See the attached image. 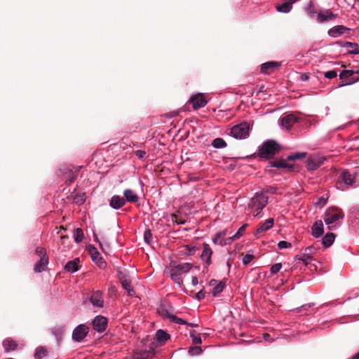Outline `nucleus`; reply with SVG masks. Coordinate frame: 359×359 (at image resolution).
Here are the masks:
<instances>
[{"instance_id":"1","label":"nucleus","mask_w":359,"mask_h":359,"mask_svg":"<svg viewBox=\"0 0 359 359\" xmlns=\"http://www.w3.org/2000/svg\"><path fill=\"white\" fill-rule=\"evenodd\" d=\"M157 311L161 316L168 318L170 322L179 325H188L184 320L180 318L175 315L174 308L165 300L161 301L157 309ZM189 325L191 327L193 326L192 324H189Z\"/></svg>"},{"instance_id":"2","label":"nucleus","mask_w":359,"mask_h":359,"mask_svg":"<svg viewBox=\"0 0 359 359\" xmlns=\"http://www.w3.org/2000/svg\"><path fill=\"white\" fill-rule=\"evenodd\" d=\"M280 151V146L276 141L269 140L259 147L258 156L262 158H272Z\"/></svg>"},{"instance_id":"3","label":"nucleus","mask_w":359,"mask_h":359,"mask_svg":"<svg viewBox=\"0 0 359 359\" xmlns=\"http://www.w3.org/2000/svg\"><path fill=\"white\" fill-rule=\"evenodd\" d=\"M192 268V264L189 263H182L176 264L175 263L171 264L170 266V276L171 279L178 285L182 283L181 278L182 275L189 272Z\"/></svg>"},{"instance_id":"4","label":"nucleus","mask_w":359,"mask_h":359,"mask_svg":"<svg viewBox=\"0 0 359 359\" xmlns=\"http://www.w3.org/2000/svg\"><path fill=\"white\" fill-rule=\"evenodd\" d=\"M344 214L341 209L336 207H332L327 209L324 215V222L328 226L330 230H332L336 227V225H332L340 219H343Z\"/></svg>"},{"instance_id":"5","label":"nucleus","mask_w":359,"mask_h":359,"mask_svg":"<svg viewBox=\"0 0 359 359\" xmlns=\"http://www.w3.org/2000/svg\"><path fill=\"white\" fill-rule=\"evenodd\" d=\"M268 203V197L263 194H256L255 196L251 198L248 204L250 208H255L258 212L254 215L255 217L257 216L260 211Z\"/></svg>"},{"instance_id":"6","label":"nucleus","mask_w":359,"mask_h":359,"mask_svg":"<svg viewBox=\"0 0 359 359\" xmlns=\"http://www.w3.org/2000/svg\"><path fill=\"white\" fill-rule=\"evenodd\" d=\"M250 125L246 122L234 126L231 130V135L236 139H245L249 136Z\"/></svg>"},{"instance_id":"7","label":"nucleus","mask_w":359,"mask_h":359,"mask_svg":"<svg viewBox=\"0 0 359 359\" xmlns=\"http://www.w3.org/2000/svg\"><path fill=\"white\" fill-rule=\"evenodd\" d=\"M60 170L63 173L64 178L66 180V184L70 185L77 177L78 173L80 170V167L75 168L74 166L69 165L64 167L63 168L60 169Z\"/></svg>"},{"instance_id":"8","label":"nucleus","mask_w":359,"mask_h":359,"mask_svg":"<svg viewBox=\"0 0 359 359\" xmlns=\"http://www.w3.org/2000/svg\"><path fill=\"white\" fill-rule=\"evenodd\" d=\"M89 332V328L84 324L76 327L72 332V339L76 342H81Z\"/></svg>"},{"instance_id":"9","label":"nucleus","mask_w":359,"mask_h":359,"mask_svg":"<svg viewBox=\"0 0 359 359\" xmlns=\"http://www.w3.org/2000/svg\"><path fill=\"white\" fill-rule=\"evenodd\" d=\"M299 119L296 113L285 114L280 118V125L287 130H290L294 123L299 121Z\"/></svg>"},{"instance_id":"10","label":"nucleus","mask_w":359,"mask_h":359,"mask_svg":"<svg viewBox=\"0 0 359 359\" xmlns=\"http://www.w3.org/2000/svg\"><path fill=\"white\" fill-rule=\"evenodd\" d=\"M325 158L317 156H311L306 161V168L309 171H313L318 168L324 162Z\"/></svg>"},{"instance_id":"11","label":"nucleus","mask_w":359,"mask_h":359,"mask_svg":"<svg viewBox=\"0 0 359 359\" xmlns=\"http://www.w3.org/2000/svg\"><path fill=\"white\" fill-rule=\"evenodd\" d=\"M107 325V319L102 316H97L93 320V329L98 332H104Z\"/></svg>"},{"instance_id":"12","label":"nucleus","mask_w":359,"mask_h":359,"mask_svg":"<svg viewBox=\"0 0 359 359\" xmlns=\"http://www.w3.org/2000/svg\"><path fill=\"white\" fill-rule=\"evenodd\" d=\"M88 250L92 259L97 264L100 268H104L106 266V262L100 256V253L96 248L90 245L88 246Z\"/></svg>"},{"instance_id":"13","label":"nucleus","mask_w":359,"mask_h":359,"mask_svg":"<svg viewBox=\"0 0 359 359\" xmlns=\"http://www.w3.org/2000/svg\"><path fill=\"white\" fill-rule=\"evenodd\" d=\"M189 102L192 104L193 108L194 109H198L199 108L203 107L207 104V100H205L203 94L198 93L191 97Z\"/></svg>"},{"instance_id":"14","label":"nucleus","mask_w":359,"mask_h":359,"mask_svg":"<svg viewBox=\"0 0 359 359\" xmlns=\"http://www.w3.org/2000/svg\"><path fill=\"white\" fill-rule=\"evenodd\" d=\"M212 250L208 243H204L203 244V251L201 255V258L205 262L207 266L211 264V257L212 255Z\"/></svg>"},{"instance_id":"15","label":"nucleus","mask_w":359,"mask_h":359,"mask_svg":"<svg viewBox=\"0 0 359 359\" xmlns=\"http://www.w3.org/2000/svg\"><path fill=\"white\" fill-rule=\"evenodd\" d=\"M280 66V63L275 61L265 62L261 65V72L266 74L272 73Z\"/></svg>"},{"instance_id":"16","label":"nucleus","mask_w":359,"mask_h":359,"mask_svg":"<svg viewBox=\"0 0 359 359\" xmlns=\"http://www.w3.org/2000/svg\"><path fill=\"white\" fill-rule=\"evenodd\" d=\"M287 158L286 159H280L277 161H273L270 162V164L272 167L278 168H286L289 171H292L294 170V164L288 163Z\"/></svg>"},{"instance_id":"17","label":"nucleus","mask_w":359,"mask_h":359,"mask_svg":"<svg viewBox=\"0 0 359 359\" xmlns=\"http://www.w3.org/2000/svg\"><path fill=\"white\" fill-rule=\"evenodd\" d=\"M274 223V220L273 218H269L266 219L264 222L260 224L257 229L256 236H259L266 231L270 229Z\"/></svg>"},{"instance_id":"18","label":"nucleus","mask_w":359,"mask_h":359,"mask_svg":"<svg viewBox=\"0 0 359 359\" xmlns=\"http://www.w3.org/2000/svg\"><path fill=\"white\" fill-rule=\"evenodd\" d=\"M89 302L94 307L102 308L104 306V299L102 293H93Z\"/></svg>"},{"instance_id":"19","label":"nucleus","mask_w":359,"mask_h":359,"mask_svg":"<svg viewBox=\"0 0 359 359\" xmlns=\"http://www.w3.org/2000/svg\"><path fill=\"white\" fill-rule=\"evenodd\" d=\"M339 181L337 182V185L341 184L343 182L344 184L347 186H351L353 182V177L350 174V172L347 171H343L340 176L339 177Z\"/></svg>"},{"instance_id":"20","label":"nucleus","mask_w":359,"mask_h":359,"mask_svg":"<svg viewBox=\"0 0 359 359\" xmlns=\"http://www.w3.org/2000/svg\"><path fill=\"white\" fill-rule=\"evenodd\" d=\"M126 204V200L124 198H121L118 195H114L111 197L109 205L114 209H119L124 206Z\"/></svg>"},{"instance_id":"21","label":"nucleus","mask_w":359,"mask_h":359,"mask_svg":"<svg viewBox=\"0 0 359 359\" xmlns=\"http://www.w3.org/2000/svg\"><path fill=\"white\" fill-rule=\"evenodd\" d=\"M312 235L316 238L320 237L324 232L323 224L321 220L316 222L312 226Z\"/></svg>"},{"instance_id":"22","label":"nucleus","mask_w":359,"mask_h":359,"mask_svg":"<svg viewBox=\"0 0 359 359\" xmlns=\"http://www.w3.org/2000/svg\"><path fill=\"white\" fill-rule=\"evenodd\" d=\"M119 280L123 289L126 290L127 292H132L133 290V287L131 286V280L128 276L120 273Z\"/></svg>"},{"instance_id":"23","label":"nucleus","mask_w":359,"mask_h":359,"mask_svg":"<svg viewBox=\"0 0 359 359\" xmlns=\"http://www.w3.org/2000/svg\"><path fill=\"white\" fill-rule=\"evenodd\" d=\"M80 260L79 258H75L72 261H69L65 266V270L69 273H74L79 269Z\"/></svg>"},{"instance_id":"24","label":"nucleus","mask_w":359,"mask_h":359,"mask_svg":"<svg viewBox=\"0 0 359 359\" xmlns=\"http://www.w3.org/2000/svg\"><path fill=\"white\" fill-rule=\"evenodd\" d=\"M349 29L343 26V25H337L331 28L328 31V34L330 36L333 37H337L339 35L344 34L346 32L348 31Z\"/></svg>"},{"instance_id":"25","label":"nucleus","mask_w":359,"mask_h":359,"mask_svg":"<svg viewBox=\"0 0 359 359\" xmlns=\"http://www.w3.org/2000/svg\"><path fill=\"white\" fill-rule=\"evenodd\" d=\"M337 15L333 13L331 11L327 10L325 13H319L318 14V21L323 22L325 21L332 20L337 18Z\"/></svg>"},{"instance_id":"26","label":"nucleus","mask_w":359,"mask_h":359,"mask_svg":"<svg viewBox=\"0 0 359 359\" xmlns=\"http://www.w3.org/2000/svg\"><path fill=\"white\" fill-rule=\"evenodd\" d=\"M225 236H226V231H225L218 232L217 233H216V235L215 236L214 238L212 239L213 243L215 244H218V245H226V244H229L231 243V241H229L228 240V238L223 239V237Z\"/></svg>"},{"instance_id":"27","label":"nucleus","mask_w":359,"mask_h":359,"mask_svg":"<svg viewBox=\"0 0 359 359\" xmlns=\"http://www.w3.org/2000/svg\"><path fill=\"white\" fill-rule=\"evenodd\" d=\"M123 196L126 202L128 201L130 203H136L139 200L138 196L136 194H135L134 191L130 189L124 190Z\"/></svg>"},{"instance_id":"28","label":"nucleus","mask_w":359,"mask_h":359,"mask_svg":"<svg viewBox=\"0 0 359 359\" xmlns=\"http://www.w3.org/2000/svg\"><path fill=\"white\" fill-rule=\"evenodd\" d=\"M156 339L159 345L161 346L170 339V335L164 330H158L156 333Z\"/></svg>"},{"instance_id":"29","label":"nucleus","mask_w":359,"mask_h":359,"mask_svg":"<svg viewBox=\"0 0 359 359\" xmlns=\"http://www.w3.org/2000/svg\"><path fill=\"white\" fill-rule=\"evenodd\" d=\"M342 47L348 48V53L350 54H359V45L352 42H344L341 43Z\"/></svg>"},{"instance_id":"30","label":"nucleus","mask_w":359,"mask_h":359,"mask_svg":"<svg viewBox=\"0 0 359 359\" xmlns=\"http://www.w3.org/2000/svg\"><path fill=\"white\" fill-rule=\"evenodd\" d=\"M48 264V258H41L34 266L35 272L43 271Z\"/></svg>"},{"instance_id":"31","label":"nucleus","mask_w":359,"mask_h":359,"mask_svg":"<svg viewBox=\"0 0 359 359\" xmlns=\"http://www.w3.org/2000/svg\"><path fill=\"white\" fill-rule=\"evenodd\" d=\"M313 247H308L305 249L304 252L299 257V260H302L306 265L308 264L309 260L311 259V254L313 253Z\"/></svg>"},{"instance_id":"32","label":"nucleus","mask_w":359,"mask_h":359,"mask_svg":"<svg viewBox=\"0 0 359 359\" xmlns=\"http://www.w3.org/2000/svg\"><path fill=\"white\" fill-rule=\"evenodd\" d=\"M335 238L333 233H328L323 238V244L325 248L331 246Z\"/></svg>"},{"instance_id":"33","label":"nucleus","mask_w":359,"mask_h":359,"mask_svg":"<svg viewBox=\"0 0 359 359\" xmlns=\"http://www.w3.org/2000/svg\"><path fill=\"white\" fill-rule=\"evenodd\" d=\"M3 346L6 351L15 350L17 344L15 341L11 339H6L3 341Z\"/></svg>"},{"instance_id":"34","label":"nucleus","mask_w":359,"mask_h":359,"mask_svg":"<svg viewBox=\"0 0 359 359\" xmlns=\"http://www.w3.org/2000/svg\"><path fill=\"white\" fill-rule=\"evenodd\" d=\"M65 332L64 326H55L52 329V333L57 338V341L60 340Z\"/></svg>"},{"instance_id":"35","label":"nucleus","mask_w":359,"mask_h":359,"mask_svg":"<svg viewBox=\"0 0 359 359\" xmlns=\"http://www.w3.org/2000/svg\"><path fill=\"white\" fill-rule=\"evenodd\" d=\"M48 355L47 349L43 346H39L36 349L34 356L36 359H43Z\"/></svg>"},{"instance_id":"36","label":"nucleus","mask_w":359,"mask_h":359,"mask_svg":"<svg viewBox=\"0 0 359 359\" xmlns=\"http://www.w3.org/2000/svg\"><path fill=\"white\" fill-rule=\"evenodd\" d=\"M212 145L216 149H222L226 147L227 144L222 138L217 137L213 140Z\"/></svg>"},{"instance_id":"37","label":"nucleus","mask_w":359,"mask_h":359,"mask_svg":"<svg viewBox=\"0 0 359 359\" xmlns=\"http://www.w3.org/2000/svg\"><path fill=\"white\" fill-rule=\"evenodd\" d=\"M354 74H358L357 70L346 69V70H343L339 74V78H340V79H348V78L351 79V77L352 76H353Z\"/></svg>"},{"instance_id":"38","label":"nucleus","mask_w":359,"mask_h":359,"mask_svg":"<svg viewBox=\"0 0 359 359\" xmlns=\"http://www.w3.org/2000/svg\"><path fill=\"white\" fill-rule=\"evenodd\" d=\"M150 355V351H136L133 355V359H146Z\"/></svg>"},{"instance_id":"39","label":"nucleus","mask_w":359,"mask_h":359,"mask_svg":"<svg viewBox=\"0 0 359 359\" xmlns=\"http://www.w3.org/2000/svg\"><path fill=\"white\" fill-rule=\"evenodd\" d=\"M307 153L306 152H297L295 154H291L287 157V160L288 161H294L300 158H304L306 157Z\"/></svg>"},{"instance_id":"40","label":"nucleus","mask_w":359,"mask_h":359,"mask_svg":"<svg viewBox=\"0 0 359 359\" xmlns=\"http://www.w3.org/2000/svg\"><path fill=\"white\" fill-rule=\"evenodd\" d=\"M246 226L247 224L243 225L241 227L238 229V231L233 236L229 237L228 240L231 242L235 239L239 238L243 234Z\"/></svg>"},{"instance_id":"41","label":"nucleus","mask_w":359,"mask_h":359,"mask_svg":"<svg viewBox=\"0 0 359 359\" xmlns=\"http://www.w3.org/2000/svg\"><path fill=\"white\" fill-rule=\"evenodd\" d=\"M74 238L76 243L81 242L83 238V230L80 228L76 229L74 230Z\"/></svg>"},{"instance_id":"42","label":"nucleus","mask_w":359,"mask_h":359,"mask_svg":"<svg viewBox=\"0 0 359 359\" xmlns=\"http://www.w3.org/2000/svg\"><path fill=\"white\" fill-rule=\"evenodd\" d=\"M202 353V349L199 346H191L189 348V353L192 355H198Z\"/></svg>"},{"instance_id":"43","label":"nucleus","mask_w":359,"mask_h":359,"mask_svg":"<svg viewBox=\"0 0 359 359\" xmlns=\"http://www.w3.org/2000/svg\"><path fill=\"white\" fill-rule=\"evenodd\" d=\"M74 201L77 204H83L85 202V201H86L85 194H83V193H82V194H76L74 196Z\"/></svg>"},{"instance_id":"44","label":"nucleus","mask_w":359,"mask_h":359,"mask_svg":"<svg viewBox=\"0 0 359 359\" xmlns=\"http://www.w3.org/2000/svg\"><path fill=\"white\" fill-rule=\"evenodd\" d=\"M36 254L39 257V259L41 258H48L46 255V251L45 248L42 247H38L36 249Z\"/></svg>"},{"instance_id":"45","label":"nucleus","mask_w":359,"mask_h":359,"mask_svg":"<svg viewBox=\"0 0 359 359\" xmlns=\"http://www.w3.org/2000/svg\"><path fill=\"white\" fill-rule=\"evenodd\" d=\"M359 81V76H355L354 75L351 77L349 81L346 83H339V87H342L346 85H351Z\"/></svg>"},{"instance_id":"46","label":"nucleus","mask_w":359,"mask_h":359,"mask_svg":"<svg viewBox=\"0 0 359 359\" xmlns=\"http://www.w3.org/2000/svg\"><path fill=\"white\" fill-rule=\"evenodd\" d=\"M190 337L192 339V342L195 344H200L202 343L201 338L199 335H196L194 332L192 331L190 332Z\"/></svg>"},{"instance_id":"47","label":"nucleus","mask_w":359,"mask_h":359,"mask_svg":"<svg viewBox=\"0 0 359 359\" xmlns=\"http://www.w3.org/2000/svg\"><path fill=\"white\" fill-rule=\"evenodd\" d=\"M225 286V282L221 280L215 286L212 292H222L224 290Z\"/></svg>"},{"instance_id":"48","label":"nucleus","mask_w":359,"mask_h":359,"mask_svg":"<svg viewBox=\"0 0 359 359\" xmlns=\"http://www.w3.org/2000/svg\"><path fill=\"white\" fill-rule=\"evenodd\" d=\"M144 241L149 244L151 242L152 233L150 229H147L144 233Z\"/></svg>"},{"instance_id":"49","label":"nucleus","mask_w":359,"mask_h":359,"mask_svg":"<svg viewBox=\"0 0 359 359\" xmlns=\"http://www.w3.org/2000/svg\"><path fill=\"white\" fill-rule=\"evenodd\" d=\"M324 76L327 79H332L335 78L337 76V71H335V70H331V71L326 72L324 74Z\"/></svg>"},{"instance_id":"50","label":"nucleus","mask_w":359,"mask_h":359,"mask_svg":"<svg viewBox=\"0 0 359 359\" xmlns=\"http://www.w3.org/2000/svg\"><path fill=\"white\" fill-rule=\"evenodd\" d=\"M282 264L280 263H276L271 267V273H277L281 269Z\"/></svg>"},{"instance_id":"51","label":"nucleus","mask_w":359,"mask_h":359,"mask_svg":"<svg viewBox=\"0 0 359 359\" xmlns=\"http://www.w3.org/2000/svg\"><path fill=\"white\" fill-rule=\"evenodd\" d=\"M254 258L252 255L247 254L243 258V263L245 265H248Z\"/></svg>"},{"instance_id":"52","label":"nucleus","mask_w":359,"mask_h":359,"mask_svg":"<svg viewBox=\"0 0 359 359\" xmlns=\"http://www.w3.org/2000/svg\"><path fill=\"white\" fill-rule=\"evenodd\" d=\"M278 246L280 249L290 248L291 243L285 241H281L278 243Z\"/></svg>"},{"instance_id":"53","label":"nucleus","mask_w":359,"mask_h":359,"mask_svg":"<svg viewBox=\"0 0 359 359\" xmlns=\"http://www.w3.org/2000/svg\"><path fill=\"white\" fill-rule=\"evenodd\" d=\"M135 155L140 158L143 159L146 156V151L143 150H137L135 152Z\"/></svg>"},{"instance_id":"54","label":"nucleus","mask_w":359,"mask_h":359,"mask_svg":"<svg viewBox=\"0 0 359 359\" xmlns=\"http://www.w3.org/2000/svg\"><path fill=\"white\" fill-rule=\"evenodd\" d=\"M327 203V199L323 197H320L318 198V201L316 203V205H319L320 207H323Z\"/></svg>"},{"instance_id":"55","label":"nucleus","mask_w":359,"mask_h":359,"mask_svg":"<svg viewBox=\"0 0 359 359\" xmlns=\"http://www.w3.org/2000/svg\"><path fill=\"white\" fill-rule=\"evenodd\" d=\"M307 13H309V15L310 16H313L315 13H316V12L314 10V7L313 6L312 4L311 3L308 8H307Z\"/></svg>"},{"instance_id":"56","label":"nucleus","mask_w":359,"mask_h":359,"mask_svg":"<svg viewBox=\"0 0 359 359\" xmlns=\"http://www.w3.org/2000/svg\"><path fill=\"white\" fill-rule=\"evenodd\" d=\"M205 297V293H194L192 296L193 298L198 299V301L204 299Z\"/></svg>"},{"instance_id":"57","label":"nucleus","mask_w":359,"mask_h":359,"mask_svg":"<svg viewBox=\"0 0 359 359\" xmlns=\"http://www.w3.org/2000/svg\"><path fill=\"white\" fill-rule=\"evenodd\" d=\"M187 253L189 255H192L195 253L196 250V248L193 246V247H189V246H187Z\"/></svg>"},{"instance_id":"58","label":"nucleus","mask_w":359,"mask_h":359,"mask_svg":"<svg viewBox=\"0 0 359 359\" xmlns=\"http://www.w3.org/2000/svg\"><path fill=\"white\" fill-rule=\"evenodd\" d=\"M172 221L175 222L178 224H184V222H185V221L184 219H178L177 215H172Z\"/></svg>"},{"instance_id":"59","label":"nucleus","mask_w":359,"mask_h":359,"mask_svg":"<svg viewBox=\"0 0 359 359\" xmlns=\"http://www.w3.org/2000/svg\"><path fill=\"white\" fill-rule=\"evenodd\" d=\"M266 192L268 193H271V194H278L277 192V187H269L267 188Z\"/></svg>"},{"instance_id":"60","label":"nucleus","mask_w":359,"mask_h":359,"mask_svg":"<svg viewBox=\"0 0 359 359\" xmlns=\"http://www.w3.org/2000/svg\"><path fill=\"white\" fill-rule=\"evenodd\" d=\"M94 240H95V241L98 242V243H99V245H100V248L102 249V250L103 252H104V248H103V246H102V243H101V242L98 240L97 236L95 233H94Z\"/></svg>"},{"instance_id":"61","label":"nucleus","mask_w":359,"mask_h":359,"mask_svg":"<svg viewBox=\"0 0 359 359\" xmlns=\"http://www.w3.org/2000/svg\"><path fill=\"white\" fill-rule=\"evenodd\" d=\"M300 79L302 81H306L309 79V76L305 74H301Z\"/></svg>"},{"instance_id":"62","label":"nucleus","mask_w":359,"mask_h":359,"mask_svg":"<svg viewBox=\"0 0 359 359\" xmlns=\"http://www.w3.org/2000/svg\"><path fill=\"white\" fill-rule=\"evenodd\" d=\"M191 282H192V284H193L194 285H196L198 283V280L197 277L194 276V277L192 278V281H191Z\"/></svg>"},{"instance_id":"63","label":"nucleus","mask_w":359,"mask_h":359,"mask_svg":"<svg viewBox=\"0 0 359 359\" xmlns=\"http://www.w3.org/2000/svg\"><path fill=\"white\" fill-rule=\"evenodd\" d=\"M217 283H217V280H214V279H213V280H211L210 281V286H212V287H213V288L215 287V286Z\"/></svg>"},{"instance_id":"64","label":"nucleus","mask_w":359,"mask_h":359,"mask_svg":"<svg viewBox=\"0 0 359 359\" xmlns=\"http://www.w3.org/2000/svg\"><path fill=\"white\" fill-rule=\"evenodd\" d=\"M351 359H359V352L355 354Z\"/></svg>"}]
</instances>
